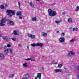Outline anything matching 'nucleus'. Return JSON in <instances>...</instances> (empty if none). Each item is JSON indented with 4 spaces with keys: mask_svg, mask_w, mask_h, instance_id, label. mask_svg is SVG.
Returning a JSON list of instances; mask_svg holds the SVG:
<instances>
[{
    "mask_svg": "<svg viewBox=\"0 0 79 79\" xmlns=\"http://www.w3.org/2000/svg\"><path fill=\"white\" fill-rule=\"evenodd\" d=\"M48 12L50 16H56V12L54 10H52L51 9H48Z\"/></svg>",
    "mask_w": 79,
    "mask_h": 79,
    "instance_id": "nucleus-1",
    "label": "nucleus"
},
{
    "mask_svg": "<svg viewBox=\"0 0 79 79\" xmlns=\"http://www.w3.org/2000/svg\"><path fill=\"white\" fill-rule=\"evenodd\" d=\"M6 13H8L7 14V15L10 16V17H11V16H13V15H15L14 11L11 10H7L6 11Z\"/></svg>",
    "mask_w": 79,
    "mask_h": 79,
    "instance_id": "nucleus-2",
    "label": "nucleus"
},
{
    "mask_svg": "<svg viewBox=\"0 0 79 79\" xmlns=\"http://www.w3.org/2000/svg\"><path fill=\"white\" fill-rule=\"evenodd\" d=\"M13 34L14 35H20V34H21V32H19V31H18L17 30H15L13 32Z\"/></svg>",
    "mask_w": 79,
    "mask_h": 79,
    "instance_id": "nucleus-3",
    "label": "nucleus"
},
{
    "mask_svg": "<svg viewBox=\"0 0 79 79\" xmlns=\"http://www.w3.org/2000/svg\"><path fill=\"white\" fill-rule=\"evenodd\" d=\"M42 74L40 73H38L36 77H35V79H41V76Z\"/></svg>",
    "mask_w": 79,
    "mask_h": 79,
    "instance_id": "nucleus-4",
    "label": "nucleus"
},
{
    "mask_svg": "<svg viewBox=\"0 0 79 79\" xmlns=\"http://www.w3.org/2000/svg\"><path fill=\"white\" fill-rule=\"evenodd\" d=\"M28 36L29 37H31L32 39H35V35L31 34H28Z\"/></svg>",
    "mask_w": 79,
    "mask_h": 79,
    "instance_id": "nucleus-5",
    "label": "nucleus"
},
{
    "mask_svg": "<svg viewBox=\"0 0 79 79\" xmlns=\"http://www.w3.org/2000/svg\"><path fill=\"white\" fill-rule=\"evenodd\" d=\"M8 23H9V24L10 26H13L14 25V22L13 21H11L10 20H8Z\"/></svg>",
    "mask_w": 79,
    "mask_h": 79,
    "instance_id": "nucleus-6",
    "label": "nucleus"
},
{
    "mask_svg": "<svg viewBox=\"0 0 79 79\" xmlns=\"http://www.w3.org/2000/svg\"><path fill=\"white\" fill-rule=\"evenodd\" d=\"M2 39L4 40H6V41H9L10 39V38H8L6 36L3 37Z\"/></svg>",
    "mask_w": 79,
    "mask_h": 79,
    "instance_id": "nucleus-7",
    "label": "nucleus"
},
{
    "mask_svg": "<svg viewBox=\"0 0 79 79\" xmlns=\"http://www.w3.org/2000/svg\"><path fill=\"white\" fill-rule=\"evenodd\" d=\"M36 46L37 47H43L44 44L42 43H37L36 44Z\"/></svg>",
    "mask_w": 79,
    "mask_h": 79,
    "instance_id": "nucleus-8",
    "label": "nucleus"
},
{
    "mask_svg": "<svg viewBox=\"0 0 79 79\" xmlns=\"http://www.w3.org/2000/svg\"><path fill=\"white\" fill-rule=\"evenodd\" d=\"M74 52H73V51H69V53H68V54L67 55V56H71L73 55V54H74Z\"/></svg>",
    "mask_w": 79,
    "mask_h": 79,
    "instance_id": "nucleus-9",
    "label": "nucleus"
},
{
    "mask_svg": "<svg viewBox=\"0 0 79 79\" xmlns=\"http://www.w3.org/2000/svg\"><path fill=\"white\" fill-rule=\"evenodd\" d=\"M70 29L71 31H76L78 30V28H71Z\"/></svg>",
    "mask_w": 79,
    "mask_h": 79,
    "instance_id": "nucleus-10",
    "label": "nucleus"
},
{
    "mask_svg": "<svg viewBox=\"0 0 79 79\" xmlns=\"http://www.w3.org/2000/svg\"><path fill=\"white\" fill-rule=\"evenodd\" d=\"M0 22L1 23H5L6 22V19H5L2 18Z\"/></svg>",
    "mask_w": 79,
    "mask_h": 79,
    "instance_id": "nucleus-11",
    "label": "nucleus"
},
{
    "mask_svg": "<svg viewBox=\"0 0 79 79\" xmlns=\"http://www.w3.org/2000/svg\"><path fill=\"white\" fill-rule=\"evenodd\" d=\"M5 56H4V55L2 54H0V60H3Z\"/></svg>",
    "mask_w": 79,
    "mask_h": 79,
    "instance_id": "nucleus-12",
    "label": "nucleus"
},
{
    "mask_svg": "<svg viewBox=\"0 0 79 79\" xmlns=\"http://www.w3.org/2000/svg\"><path fill=\"white\" fill-rule=\"evenodd\" d=\"M59 41L61 42H64V38H60L59 39Z\"/></svg>",
    "mask_w": 79,
    "mask_h": 79,
    "instance_id": "nucleus-13",
    "label": "nucleus"
},
{
    "mask_svg": "<svg viewBox=\"0 0 79 79\" xmlns=\"http://www.w3.org/2000/svg\"><path fill=\"white\" fill-rule=\"evenodd\" d=\"M68 21L69 23H73V20L71 18H69L68 19Z\"/></svg>",
    "mask_w": 79,
    "mask_h": 79,
    "instance_id": "nucleus-14",
    "label": "nucleus"
},
{
    "mask_svg": "<svg viewBox=\"0 0 79 79\" xmlns=\"http://www.w3.org/2000/svg\"><path fill=\"white\" fill-rule=\"evenodd\" d=\"M7 51L8 53H9L10 54H12L13 53V51L11 49H7Z\"/></svg>",
    "mask_w": 79,
    "mask_h": 79,
    "instance_id": "nucleus-15",
    "label": "nucleus"
},
{
    "mask_svg": "<svg viewBox=\"0 0 79 79\" xmlns=\"http://www.w3.org/2000/svg\"><path fill=\"white\" fill-rule=\"evenodd\" d=\"M17 16H21V12H18L17 13Z\"/></svg>",
    "mask_w": 79,
    "mask_h": 79,
    "instance_id": "nucleus-16",
    "label": "nucleus"
},
{
    "mask_svg": "<svg viewBox=\"0 0 79 79\" xmlns=\"http://www.w3.org/2000/svg\"><path fill=\"white\" fill-rule=\"evenodd\" d=\"M30 6H31L33 8H34V4H33V3H32V2H30Z\"/></svg>",
    "mask_w": 79,
    "mask_h": 79,
    "instance_id": "nucleus-17",
    "label": "nucleus"
},
{
    "mask_svg": "<svg viewBox=\"0 0 79 79\" xmlns=\"http://www.w3.org/2000/svg\"><path fill=\"white\" fill-rule=\"evenodd\" d=\"M32 20L33 21H37V18H36V17H33L32 18Z\"/></svg>",
    "mask_w": 79,
    "mask_h": 79,
    "instance_id": "nucleus-18",
    "label": "nucleus"
},
{
    "mask_svg": "<svg viewBox=\"0 0 79 79\" xmlns=\"http://www.w3.org/2000/svg\"><path fill=\"white\" fill-rule=\"evenodd\" d=\"M29 74H27L26 75H25V78L27 79H28V78H29Z\"/></svg>",
    "mask_w": 79,
    "mask_h": 79,
    "instance_id": "nucleus-19",
    "label": "nucleus"
},
{
    "mask_svg": "<svg viewBox=\"0 0 79 79\" xmlns=\"http://www.w3.org/2000/svg\"><path fill=\"white\" fill-rule=\"evenodd\" d=\"M25 60H26V61H33V60H32V59L31 58H28L27 59H26Z\"/></svg>",
    "mask_w": 79,
    "mask_h": 79,
    "instance_id": "nucleus-20",
    "label": "nucleus"
},
{
    "mask_svg": "<svg viewBox=\"0 0 79 79\" xmlns=\"http://www.w3.org/2000/svg\"><path fill=\"white\" fill-rule=\"evenodd\" d=\"M55 71L56 72H61L62 71L61 70L58 69H56L55 70Z\"/></svg>",
    "mask_w": 79,
    "mask_h": 79,
    "instance_id": "nucleus-21",
    "label": "nucleus"
},
{
    "mask_svg": "<svg viewBox=\"0 0 79 79\" xmlns=\"http://www.w3.org/2000/svg\"><path fill=\"white\" fill-rule=\"evenodd\" d=\"M75 11H79V6H77V8L75 10Z\"/></svg>",
    "mask_w": 79,
    "mask_h": 79,
    "instance_id": "nucleus-22",
    "label": "nucleus"
},
{
    "mask_svg": "<svg viewBox=\"0 0 79 79\" xmlns=\"http://www.w3.org/2000/svg\"><path fill=\"white\" fill-rule=\"evenodd\" d=\"M4 53H5L6 55H7L8 53V50H6L4 51Z\"/></svg>",
    "mask_w": 79,
    "mask_h": 79,
    "instance_id": "nucleus-23",
    "label": "nucleus"
},
{
    "mask_svg": "<svg viewBox=\"0 0 79 79\" xmlns=\"http://www.w3.org/2000/svg\"><path fill=\"white\" fill-rule=\"evenodd\" d=\"M63 66V65L61 64H59L58 65V67L59 68H60Z\"/></svg>",
    "mask_w": 79,
    "mask_h": 79,
    "instance_id": "nucleus-24",
    "label": "nucleus"
},
{
    "mask_svg": "<svg viewBox=\"0 0 79 79\" xmlns=\"http://www.w3.org/2000/svg\"><path fill=\"white\" fill-rule=\"evenodd\" d=\"M43 36H44V37H45L47 35V33H43V34H42Z\"/></svg>",
    "mask_w": 79,
    "mask_h": 79,
    "instance_id": "nucleus-25",
    "label": "nucleus"
},
{
    "mask_svg": "<svg viewBox=\"0 0 79 79\" xmlns=\"http://www.w3.org/2000/svg\"><path fill=\"white\" fill-rule=\"evenodd\" d=\"M55 23H57L58 24V23H60V22H61V20H59V21L55 20Z\"/></svg>",
    "mask_w": 79,
    "mask_h": 79,
    "instance_id": "nucleus-26",
    "label": "nucleus"
},
{
    "mask_svg": "<svg viewBox=\"0 0 79 79\" xmlns=\"http://www.w3.org/2000/svg\"><path fill=\"white\" fill-rule=\"evenodd\" d=\"M31 45L32 47H35L36 46V45L37 46V44H31Z\"/></svg>",
    "mask_w": 79,
    "mask_h": 79,
    "instance_id": "nucleus-27",
    "label": "nucleus"
},
{
    "mask_svg": "<svg viewBox=\"0 0 79 79\" xmlns=\"http://www.w3.org/2000/svg\"><path fill=\"white\" fill-rule=\"evenodd\" d=\"M0 8L1 9H2V10H3V9L5 8V7H4V6L2 5L0 6Z\"/></svg>",
    "mask_w": 79,
    "mask_h": 79,
    "instance_id": "nucleus-28",
    "label": "nucleus"
},
{
    "mask_svg": "<svg viewBox=\"0 0 79 79\" xmlns=\"http://www.w3.org/2000/svg\"><path fill=\"white\" fill-rule=\"evenodd\" d=\"M14 76V74H10L9 75V77H13Z\"/></svg>",
    "mask_w": 79,
    "mask_h": 79,
    "instance_id": "nucleus-29",
    "label": "nucleus"
},
{
    "mask_svg": "<svg viewBox=\"0 0 79 79\" xmlns=\"http://www.w3.org/2000/svg\"><path fill=\"white\" fill-rule=\"evenodd\" d=\"M11 39L13 40V41H16V39L15 38H11Z\"/></svg>",
    "mask_w": 79,
    "mask_h": 79,
    "instance_id": "nucleus-30",
    "label": "nucleus"
},
{
    "mask_svg": "<svg viewBox=\"0 0 79 79\" xmlns=\"http://www.w3.org/2000/svg\"><path fill=\"white\" fill-rule=\"evenodd\" d=\"M23 66L25 67H27V63H24L23 64Z\"/></svg>",
    "mask_w": 79,
    "mask_h": 79,
    "instance_id": "nucleus-31",
    "label": "nucleus"
},
{
    "mask_svg": "<svg viewBox=\"0 0 79 79\" xmlns=\"http://www.w3.org/2000/svg\"><path fill=\"white\" fill-rule=\"evenodd\" d=\"M65 35V34L64 33H62L61 34V37H64V35Z\"/></svg>",
    "mask_w": 79,
    "mask_h": 79,
    "instance_id": "nucleus-32",
    "label": "nucleus"
},
{
    "mask_svg": "<svg viewBox=\"0 0 79 79\" xmlns=\"http://www.w3.org/2000/svg\"><path fill=\"white\" fill-rule=\"evenodd\" d=\"M74 41H75V40L73 39L72 40H70V42H74Z\"/></svg>",
    "mask_w": 79,
    "mask_h": 79,
    "instance_id": "nucleus-33",
    "label": "nucleus"
},
{
    "mask_svg": "<svg viewBox=\"0 0 79 79\" xmlns=\"http://www.w3.org/2000/svg\"><path fill=\"white\" fill-rule=\"evenodd\" d=\"M18 5L19 6V8H20V6H20L21 3H20V2H18Z\"/></svg>",
    "mask_w": 79,
    "mask_h": 79,
    "instance_id": "nucleus-34",
    "label": "nucleus"
},
{
    "mask_svg": "<svg viewBox=\"0 0 79 79\" xmlns=\"http://www.w3.org/2000/svg\"><path fill=\"white\" fill-rule=\"evenodd\" d=\"M6 48H7V46H6V45L4 46L3 47L4 49H6Z\"/></svg>",
    "mask_w": 79,
    "mask_h": 79,
    "instance_id": "nucleus-35",
    "label": "nucleus"
},
{
    "mask_svg": "<svg viewBox=\"0 0 79 79\" xmlns=\"http://www.w3.org/2000/svg\"><path fill=\"white\" fill-rule=\"evenodd\" d=\"M4 26V24L2 23H0V26Z\"/></svg>",
    "mask_w": 79,
    "mask_h": 79,
    "instance_id": "nucleus-36",
    "label": "nucleus"
},
{
    "mask_svg": "<svg viewBox=\"0 0 79 79\" xmlns=\"http://www.w3.org/2000/svg\"><path fill=\"white\" fill-rule=\"evenodd\" d=\"M62 15H65V14H66V12H62Z\"/></svg>",
    "mask_w": 79,
    "mask_h": 79,
    "instance_id": "nucleus-37",
    "label": "nucleus"
},
{
    "mask_svg": "<svg viewBox=\"0 0 79 79\" xmlns=\"http://www.w3.org/2000/svg\"><path fill=\"white\" fill-rule=\"evenodd\" d=\"M7 47H10L11 45L10 44H8Z\"/></svg>",
    "mask_w": 79,
    "mask_h": 79,
    "instance_id": "nucleus-38",
    "label": "nucleus"
},
{
    "mask_svg": "<svg viewBox=\"0 0 79 79\" xmlns=\"http://www.w3.org/2000/svg\"><path fill=\"white\" fill-rule=\"evenodd\" d=\"M18 45H19V47H22L21 44H19Z\"/></svg>",
    "mask_w": 79,
    "mask_h": 79,
    "instance_id": "nucleus-39",
    "label": "nucleus"
},
{
    "mask_svg": "<svg viewBox=\"0 0 79 79\" xmlns=\"http://www.w3.org/2000/svg\"><path fill=\"white\" fill-rule=\"evenodd\" d=\"M19 19H22V17L19 16Z\"/></svg>",
    "mask_w": 79,
    "mask_h": 79,
    "instance_id": "nucleus-40",
    "label": "nucleus"
},
{
    "mask_svg": "<svg viewBox=\"0 0 79 79\" xmlns=\"http://www.w3.org/2000/svg\"><path fill=\"white\" fill-rule=\"evenodd\" d=\"M77 79H79V75H78L77 77Z\"/></svg>",
    "mask_w": 79,
    "mask_h": 79,
    "instance_id": "nucleus-41",
    "label": "nucleus"
},
{
    "mask_svg": "<svg viewBox=\"0 0 79 79\" xmlns=\"http://www.w3.org/2000/svg\"><path fill=\"white\" fill-rule=\"evenodd\" d=\"M5 7H7V6H8V5H7V4H5Z\"/></svg>",
    "mask_w": 79,
    "mask_h": 79,
    "instance_id": "nucleus-42",
    "label": "nucleus"
},
{
    "mask_svg": "<svg viewBox=\"0 0 79 79\" xmlns=\"http://www.w3.org/2000/svg\"><path fill=\"white\" fill-rule=\"evenodd\" d=\"M27 47L28 49H29V46H28V45H27Z\"/></svg>",
    "mask_w": 79,
    "mask_h": 79,
    "instance_id": "nucleus-43",
    "label": "nucleus"
},
{
    "mask_svg": "<svg viewBox=\"0 0 79 79\" xmlns=\"http://www.w3.org/2000/svg\"><path fill=\"white\" fill-rule=\"evenodd\" d=\"M42 68V70H44V67H42L41 68Z\"/></svg>",
    "mask_w": 79,
    "mask_h": 79,
    "instance_id": "nucleus-44",
    "label": "nucleus"
},
{
    "mask_svg": "<svg viewBox=\"0 0 79 79\" xmlns=\"http://www.w3.org/2000/svg\"><path fill=\"white\" fill-rule=\"evenodd\" d=\"M38 1H39V2H40V0H38Z\"/></svg>",
    "mask_w": 79,
    "mask_h": 79,
    "instance_id": "nucleus-45",
    "label": "nucleus"
},
{
    "mask_svg": "<svg viewBox=\"0 0 79 79\" xmlns=\"http://www.w3.org/2000/svg\"><path fill=\"white\" fill-rule=\"evenodd\" d=\"M57 32H58V33H59V31H57Z\"/></svg>",
    "mask_w": 79,
    "mask_h": 79,
    "instance_id": "nucleus-46",
    "label": "nucleus"
},
{
    "mask_svg": "<svg viewBox=\"0 0 79 79\" xmlns=\"http://www.w3.org/2000/svg\"><path fill=\"white\" fill-rule=\"evenodd\" d=\"M1 34H0V37H1Z\"/></svg>",
    "mask_w": 79,
    "mask_h": 79,
    "instance_id": "nucleus-47",
    "label": "nucleus"
},
{
    "mask_svg": "<svg viewBox=\"0 0 79 79\" xmlns=\"http://www.w3.org/2000/svg\"><path fill=\"white\" fill-rule=\"evenodd\" d=\"M0 22H1V21H0Z\"/></svg>",
    "mask_w": 79,
    "mask_h": 79,
    "instance_id": "nucleus-48",
    "label": "nucleus"
}]
</instances>
